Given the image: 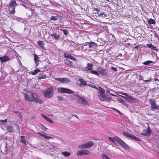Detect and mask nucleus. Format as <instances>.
Here are the masks:
<instances>
[{
  "label": "nucleus",
  "mask_w": 159,
  "mask_h": 159,
  "mask_svg": "<svg viewBox=\"0 0 159 159\" xmlns=\"http://www.w3.org/2000/svg\"><path fill=\"white\" fill-rule=\"evenodd\" d=\"M26 92L24 93L25 99L27 101L32 102H34L37 103L42 104L43 101L37 97V95L35 93H33L31 91H29L26 89H24Z\"/></svg>",
  "instance_id": "f257e3e1"
},
{
  "label": "nucleus",
  "mask_w": 159,
  "mask_h": 159,
  "mask_svg": "<svg viewBox=\"0 0 159 159\" xmlns=\"http://www.w3.org/2000/svg\"><path fill=\"white\" fill-rule=\"evenodd\" d=\"M99 91L98 92V95L99 99L102 101H107L110 102L112 98L107 97L104 94L105 93V90L102 88L99 87Z\"/></svg>",
  "instance_id": "f03ea898"
},
{
  "label": "nucleus",
  "mask_w": 159,
  "mask_h": 159,
  "mask_svg": "<svg viewBox=\"0 0 159 159\" xmlns=\"http://www.w3.org/2000/svg\"><path fill=\"white\" fill-rule=\"evenodd\" d=\"M108 139L110 141L115 143V142H117L123 148L125 149H127L128 146V145L125 143L122 140L117 136H115L113 138L108 137Z\"/></svg>",
  "instance_id": "7ed1b4c3"
},
{
  "label": "nucleus",
  "mask_w": 159,
  "mask_h": 159,
  "mask_svg": "<svg viewBox=\"0 0 159 159\" xmlns=\"http://www.w3.org/2000/svg\"><path fill=\"white\" fill-rule=\"evenodd\" d=\"M44 97L46 98H50L52 97L54 95L53 89L50 87L42 91Z\"/></svg>",
  "instance_id": "20e7f679"
},
{
  "label": "nucleus",
  "mask_w": 159,
  "mask_h": 159,
  "mask_svg": "<svg viewBox=\"0 0 159 159\" xmlns=\"http://www.w3.org/2000/svg\"><path fill=\"white\" fill-rule=\"evenodd\" d=\"M17 4L15 0H11L8 6L9 13L10 14H14L15 13V9Z\"/></svg>",
  "instance_id": "39448f33"
},
{
  "label": "nucleus",
  "mask_w": 159,
  "mask_h": 159,
  "mask_svg": "<svg viewBox=\"0 0 159 159\" xmlns=\"http://www.w3.org/2000/svg\"><path fill=\"white\" fill-rule=\"evenodd\" d=\"M73 98L76 99L79 102L81 103L84 106L88 105V103L87 101L82 98L76 94H73L72 95Z\"/></svg>",
  "instance_id": "423d86ee"
},
{
  "label": "nucleus",
  "mask_w": 159,
  "mask_h": 159,
  "mask_svg": "<svg viewBox=\"0 0 159 159\" xmlns=\"http://www.w3.org/2000/svg\"><path fill=\"white\" fill-rule=\"evenodd\" d=\"M57 91L58 92L62 93H67L68 94H72L75 93V92L69 89L63 87L58 88L57 89Z\"/></svg>",
  "instance_id": "0eeeda50"
},
{
  "label": "nucleus",
  "mask_w": 159,
  "mask_h": 159,
  "mask_svg": "<svg viewBox=\"0 0 159 159\" xmlns=\"http://www.w3.org/2000/svg\"><path fill=\"white\" fill-rule=\"evenodd\" d=\"M94 144V143L93 141H88L86 143L78 146V148H87L91 147Z\"/></svg>",
  "instance_id": "6e6552de"
},
{
  "label": "nucleus",
  "mask_w": 159,
  "mask_h": 159,
  "mask_svg": "<svg viewBox=\"0 0 159 159\" xmlns=\"http://www.w3.org/2000/svg\"><path fill=\"white\" fill-rule=\"evenodd\" d=\"M148 101L151 106V108L152 109L159 110V106L156 105V101L154 99H148Z\"/></svg>",
  "instance_id": "1a4fd4ad"
},
{
  "label": "nucleus",
  "mask_w": 159,
  "mask_h": 159,
  "mask_svg": "<svg viewBox=\"0 0 159 159\" xmlns=\"http://www.w3.org/2000/svg\"><path fill=\"white\" fill-rule=\"evenodd\" d=\"M123 134L124 136H126L127 137L129 138H130L131 139H132L134 140H136L137 141H140V140L137 137H136V136H135L133 135H132L131 134H129L126 132H123Z\"/></svg>",
  "instance_id": "9d476101"
},
{
  "label": "nucleus",
  "mask_w": 159,
  "mask_h": 159,
  "mask_svg": "<svg viewBox=\"0 0 159 159\" xmlns=\"http://www.w3.org/2000/svg\"><path fill=\"white\" fill-rule=\"evenodd\" d=\"M89 154L90 152L87 150H82L77 151L76 152L77 155L80 156L89 155Z\"/></svg>",
  "instance_id": "9b49d317"
},
{
  "label": "nucleus",
  "mask_w": 159,
  "mask_h": 159,
  "mask_svg": "<svg viewBox=\"0 0 159 159\" xmlns=\"http://www.w3.org/2000/svg\"><path fill=\"white\" fill-rule=\"evenodd\" d=\"M97 70L98 72L101 75L105 76H107L106 70L103 68L99 67L98 68Z\"/></svg>",
  "instance_id": "f8f14e48"
},
{
  "label": "nucleus",
  "mask_w": 159,
  "mask_h": 159,
  "mask_svg": "<svg viewBox=\"0 0 159 159\" xmlns=\"http://www.w3.org/2000/svg\"><path fill=\"white\" fill-rule=\"evenodd\" d=\"M37 134L41 135V136L44 137V138H45V139H53V137L49 136H48V134H46L43 131H42L41 132H37Z\"/></svg>",
  "instance_id": "ddd939ff"
},
{
  "label": "nucleus",
  "mask_w": 159,
  "mask_h": 159,
  "mask_svg": "<svg viewBox=\"0 0 159 159\" xmlns=\"http://www.w3.org/2000/svg\"><path fill=\"white\" fill-rule=\"evenodd\" d=\"M141 134L145 136L150 135V128L148 126V127L147 129H143V130L141 133Z\"/></svg>",
  "instance_id": "4468645a"
},
{
  "label": "nucleus",
  "mask_w": 159,
  "mask_h": 159,
  "mask_svg": "<svg viewBox=\"0 0 159 159\" xmlns=\"http://www.w3.org/2000/svg\"><path fill=\"white\" fill-rule=\"evenodd\" d=\"M55 80H56L62 83H68L70 80L69 79L66 78H56L55 79Z\"/></svg>",
  "instance_id": "2eb2a0df"
},
{
  "label": "nucleus",
  "mask_w": 159,
  "mask_h": 159,
  "mask_svg": "<svg viewBox=\"0 0 159 159\" xmlns=\"http://www.w3.org/2000/svg\"><path fill=\"white\" fill-rule=\"evenodd\" d=\"M79 80L80 82V86L81 87H83L86 85H87V82L86 81L82 79H79Z\"/></svg>",
  "instance_id": "dca6fc26"
},
{
  "label": "nucleus",
  "mask_w": 159,
  "mask_h": 159,
  "mask_svg": "<svg viewBox=\"0 0 159 159\" xmlns=\"http://www.w3.org/2000/svg\"><path fill=\"white\" fill-rule=\"evenodd\" d=\"M50 35L52 39L55 40H58L60 37L59 34L56 33L51 34Z\"/></svg>",
  "instance_id": "f3484780"
},
{
  "label": "nucleus",
  "mask_w": 159,
  "mask_h": 159,
  "mask_svg": "<svg viewBox=\"0 0 159 159\" xmlns=\"http://www.w3.org/2000/svg\"><path fill=\"white\" fill-rule=\"evenodd\" d=\"M64 56L66 58H69L74 61H76V59L75 57L70 54L65 53L64 55Z\"/></svg>",
  "instance_id": "a211bd4d"
},
{
  "label": "nucleus",
  "mask_w": 159,
  "mask_h": 159,
  "mask_svg": "<svg viewBox=\"0 0 159 159\" xmlns=\"http://www.w3.org/2000/svg\"><path fill=\"white\" fill-rule=\"evenodd\" d=\"M9 60V57L7 56L6 55L0 57V60L2 62L8 61Z\"/></svg>",
  "instance_id": "6ab92c4d"
},
{
  "label": "nucleus",
  "mask_w": 159,
  "mask_h": 159,
  "mask_svg": "<svg viewBox=\"0 0 159 159\" xmlns=\"http://www.w3.org/2000/svg\"><path fill=\"white\" fill-rule=\"evenodd\" d=\"M34 60L36 64V65L37 66L38 65L39 62L41 61L39 60V57L36 54L34 55Z\"/></svg>",
  "instance_id": "aec40b11"
},
{
  "label": "nucleus",
  "mask_w": 159,
  "mask_h": 159,
  "mask_svg": "<svg viewBox=\"0 0 159 159\" xmlns=\"http://www.w3.org/2000/svg\"><path fill=\"white\" fill-rule=\"evenodd\" d=\"M42 116L48 122H50L51 123H53V121L51 120L50 118H48L47 116H46L44 115L43 114H41Z\"/></svg>",
  "instance_id": "412c9836"
},
{
  "label": "nucleus",
  "mask_w": 159,
  "mask_h": 159,
  "mask_svg": "<svg viewBox=\"0 0 159 159\" xmlns=\"http://www.w3.org/2000/svg\"><path fill=\"white\" fill-rule=\"evenodd\" d=\"M107 16V15L104 12H102L100 14L98 15L97 17H102V18H104L106 17Z\"/></svg>",
  "instance_id": "4be33fe9"
},
{
  "label": "nucleus",
  "mask_w": 159,
  "mask_h": 159,
  "mask_svg": "<svg viewBox=\"0 0 159 159\" xmlns=\"http://www.w3.org/2000/svg\"><path fill=\"white\" fill-rule=\"evenodd\" d=\"M62 155L64 156V157H69L70 155V152H64L61 153Z\"/></svg>",
  "instance_id": "5701e85b"
},
{
  "label": "nucleus",
  "mask_w": 159,
  "mask_h": 159,
  "mask_svg": "<svg viewBox=\"0 0 159 159\" xmlns=\"http://www.w3.org/2000/svg\"><path fill=\"white\" fill-rule=\"evenodd\" d=\"M127 97H128L127 100H130V102H136L137 101V100L136 99L134 98L132 96H127Z\"/></svg>",
  "instance_id": "b1692460"
},
{
  "label": "nucleus",
  "mask_w": 159,
  "mask_h": 159,
  "mask_svg": "<svg viewBox=\"0 0 159 159\" xmlns=\"http://www.w3.org/2000/svg\"><path fill=\"white\" fill-rule=\"evenodd\" d=\"M88 66L85 67L87 70H92V68L93 66V64L92 63H88L87 65Z\"/></svg>",
  "instance_id": "393cba45"
},
{
  "label": "nucleus",
  "mask_w": 159,
  "mask_h": 159,
  "mask_svg": "<svg viewBox=\"0 0 159 159\" xmlns=\"http://www.w3.org/2000/svg\"><path fill=\"white\" fill-rule=\"evenodd\" d=\"M20 143H23L25 145H26V140L25 139V137L23 136H21V139L20 140Z\"/></svg>",
  "instance_id": "a878e982"
},
{
  "label": "nucleus",
  "mask_w": 159,
  "mask_h": 159,
  "mask_svg": "<svg viewBox=\"0 0 159 159\" xmlns=\"http://www.w3.org/2000/svg\"><path fill=\"white\" fill-rule=\"evenodd\" d=\"M118 100L119 101V102H120L122 104L124 105L125 106H126L127 105L126 104L125 102L120 97H119L117 98Z\"/></svg>",
  "instance_id": "bb28decb"
},
{
  "label": "nucleus",
  "mask_w": 159,
  "mask_h": 159,
  "mask_svg": "<svg viewBox=\"0 0 159 159\" xmlns=\"http://www.w3.org/2000/svg\"><path fill=\"white\" fill-rule=\"evenodd\" d=\"M155 21L152 18H150L148 20L149 24H155Z\"/></svg>",
  "instance_id": "cd10ccee"
},
{
  "label": "nucleus",
  "mask_w": 159,
  "mask_h": 159,
  "mask_svg": "<svg viewBox=\"0 0 159 159\" xmlns=\"http://www.w3.org/2000/svg\"><path fill=\"white\" fill-rule=\"evenodd\" d=\"M102 159H111L109 157H108L106 155L103 153L101 156Z\"/></svg>",
  "instance_id": "c85d7f7f"
},
{
  "label": "nucleus",
  "mask_w": 159,
  "mask_h": 159,
  "mask_svg": "<svg viewBox=\"0 0 159 159\" xmlns=\"http://www.w3.org/2000/svg\"><path fill=\"white\" fill-rule=\"evenodd\" d=\"M90 44L91 48H94L97 46V44L96 43L93 42H90Z\"/></svg>",
  "instance_id": "c756f323"
},
{
  "label": "nucleus",
  "mask_w": 159,
  "mask_h": 159,
  "mask_svg": "<svg viewBox=\"0 0 159 159\" xmlns=\"http://www.w3.org/2000/svg\"><path fill=\"white\" fill-rule=\"evenodd\" d=\"M65 63L69 66H72L73 65V62L69 60H66Z\"/></svg>",
  "instance_id": "7c9ffc66"
},
{
  "label": "nucleus",
  "mask_w": 159,
  "mask_h": 159,
  "mask_svg": "<svg viewBox=\"0 0 159 159\" xmlns=\"http://www.w3.org/2000/svg\"><path fill=\"white\" fill-rule=\"evenodd\" d=\"M151 63H154V62L152 61H145L143 62L142 63H143V64L144 65H148Z\"/></svg>",
  "instance_id": "2f4dec72"
},
{
  "label": "nucleus",
  "mask_w": 159,
  "mask_h": 159,
  "mask_svg": "<svg viewBox=\"0 0 159 159\" xmlns=\"http://www.w3.org/2000/svg\"><path fill=\"white\" fill-rule=\"evenodd\" d=\"M38 43L40 47L43 48V43L42 41L40 40L38 41Z\"/></svg>",
  "instance_id": "473e14b6"
},
{
  "label": "nucleus",
  "mask_w": 159,
  "mask_h": 159,
  "mask_svg": "<svg viewBox=\"0 0 159 159\" xmlns=\"http://www.w3.org/2000/svg\"><path fill=\"white\" fill-rule=\"evenodd\" d=\"M7 130L9 132H12L13 131L14 129H13L12 126H9L7 127Z\"/></svg>",
  "instance_id": "72a5a7b5"
},
{
  "label": "nucleus",
  "mask_w": 159,
  "mask_h": 159,
  "mask_svg": "<svg viewBox=\"0 0 159 159\" xmlns=\"http://www.w3.org/2000/svg\"><path fill=\"white\" fill-rule=\"evenodd\" d=\"M60 30L61 31H62L63 32L64 34L66 35H67V34H68V31L66 30H65V29H60Z\"/></svg>",
  "instance_id": "f704fd0d"
},
{
  "label": "nucleus",
  "mask_w": 159,
  "mask_h": 159,
  "mask_svg": "<svg viewBox=\"0 0 159 159\" xmlns=\"http://www.w3.org/2000/svg\"><path fill=\"white\" fill-rule=\"evenodd\" d=\"M46 75L43 74V75H42L39 76L38 77V79L39 80V79H45L46 78Z\"/></svg>",
  "instance_id": "c9c22d12"
},
{
  "label": "nucleus",
  "mask_w": 159,
  "mask_h": 159,
  "mask_svg": "<svg viewBox=\"0 0 159 159\" xmlns=\"http://www.w3.org/2000/svg\"><path fill=\"white\" fill-rule=\"evenodd\" d=\"M90 73L96 75L97 76L99 75V74L98 73V72L95 70H91L90 72Z\"/></svg>",
  "instance_id": "e433bc0d"
},
{
  "label": "nucleus",
  "mask_w": 159,
  "mask_h": 159,
  "mask_svg": "<svg viewBox=\"0 0 159 159\" xmlns=\"http://www.w3.org/2000/svg\"><path fill=\"white\" fill-rule=\"evenodd\" d=\"M57 19V16H52L50 18V20H56Z\"/></svg>",
  "instance_id": "4c0bfd02"
},
{
  "label": "nucleus",
  "mask_w": 159,
  "mask_h": 159,
  "mask_svg": "<svg viewBox=\"0 0 159 159\" xmlns=\"http://www.w3.org/2000/svg\"><path fill=\"white\" fill-rule=\"evenodd\" d=\"M122 94L125 95V96H121V97L125 99L126 100H128V97H127V96H128L127 95V94L126 93H122Z\"/></svg>",
  "instance_id": "58836bf2"
},
{
  "label": "nucleus",
  "mask_w": 159,
  "mask_h": 159,
  "mask_svg": "<svg viewBox=\"0 0 159 159\" xmlns=\"http://www.w3.org/2000/svg\"><path fill=\"white\" fill-rule=\"evenodd\" d=\"M40 126L41 129L45 131H46L47 130V128H46L43 125H41Z\"/></svg>",
  "instance_id": "ea45409f"
},
{
  "label": "nucleus",
  "mask_w": 159,
  "mask_h": 159,
  "mask_svg": "<svg viewBox=\"0 0 159 159\" xmlns=\"http://www.w3.org/2000/svg\"><path fill=\"white\" fill-rule=\"evenodd\" d=\"M4 152L3 153L4 154H6L7 153V146L6 145L5 148L4 150H3Z\"/></svg>",
  "instance_id": "a19ab883"
},
{
  "label": "nucleus",
  "mask_w": 159,
  "mask_h": 159,
  "mask_svg": "<svg viewBox=\"0 0 159 159\" xmlns=\"http://www.w3.org/2000/svg\"><path fill=\"white\" fill-rule=\"evenodd\" d=\"M88 85L89 86H90L92 88H95V89H98V88H97L96 87V86L94 85H93V84H88V85Z\"/></svg>",
  "instance_id": "79ce46f5"
},
{
  "label": "nucleus",
  "mask_w": 159,
  "mask_h": 159,
  "mask_svg": "<svg viewBox=\"0 0 159 159\" xmlns=\"http://www.w3.org/2000/svg\"><path fill=\"white\" fill-rule=\"evenodd\" d=\"M40 71V70L38 68H37L34 71V72L35 73V74H36Z\"/></svg>",
  "instance_id": "37998d69"
},
{
  "label": "nucleus",
  "mask_w": 159,
  "mask_h": 159,
  "mask_svg": "<svg viewBox=\"0 0 159 159\" xmlns=\"http://www.w3.org/2000/svg\"><path fill=\"white\" fill-rule=\"evenodd\" d=\"M57 97L60 101H62L63 99V98L62 97L60 96H58Z\"/></svg>",
  "instance_id": "c03bdc74"
},
{
  "label": "nucleus",
  "mask_w": 159,
  "mask_h": 159,
  "mask_svg": "<svg viewBox=\"0 0 159 159\" xmlns=\"http://www.w3.org/2000/svg\"><path fill=\"white\" fill-rule=\"evenodd\" d=\"M146 45L147 47L150 48H151L153 47V45L152 44H147Z\"/></svg>",
  "instance_id": "a18cd8bd"
},
{
  "label": "nucleus",
  "mask_w": 159,
  "mask_h": 159,
  "mask_svg": "<svg viewBox=\"0 0 159 159\" xmlns=\"http://www.w3.org/2000/svg\"><path fill=\"white\" fill-rule=\"evenodd\" d=\"M7 122V119L0 120V122L2 124H3L4 122Z\"/></svg>",
  "instance_id": "49530a36"
},
{
  "label": "nucleus",
  "mask_w": 159,
  "mask_h": 159,
  "mask_svg": "<svg viewBox=\"0 0 159 159\" xmlns=\"http://www.w3.org/2000/svg\"><path fill=\"white\" fill-rule=\"evenodd\" d=\"M14 112L16 113V114H17V113H18V114L20 116V117H21V112H19L18 111H14Z\"/></svg>",
  "instance_id": "de8ad7c7"
},
{
  "label": "nucleus",
  "mask_w": 159,
  "mask_h": 159,
  "mask_svg": "<svg viewBox=\"0 0 159 159\" xmlns=\"http://www.w3.org/2000/svg\"><path fill=\"white\" fill-rule=\"evenodd\" d=\"M51 148H53L54 149H57V147L56 146H55L53 145H51Z\"/></svg>",
  "instance_id": "09e8293b"
},
{
  "label": "nucleus",
  "mask_w": 159,
  "mask_h": 159,
  "mask_svg": "<svg viewBox=\"0 0 159 159\" xmlns=\"http://www.w3.org/2000/svg\"><path fill=\"white\" fill-rule=\"evenodd\" d=\"M111 69L112 70L114 71H117V69L116 68L114 67H111Z\"/></svg>",
  "instance_id": "8fccbe9b"
},
{
  "label": "nucleus",
  "mask_w": 159,
  "mask_h": 159,
  "mask_svg": "<svg viewBox=\"0 0 159 159\" xmlns=\"http://www.w3.org/2000/svg\"><path fill=\"white\" fill-rule=\"evenodd\" d=\"M20 5H22V6H24V7H25V9H27V7H26V6L23 3H22V2H21V3H20Z\"/></svg>",
  "instance_id": "3c124183"
},
{
  "label": "nucleus",
  "mask_w": 159,
  "mask_h": 159,
  "mask_svg": "<svg viewBox=\"0 0 159 159\" xmlns=\"http://www.w3.org/2000/svg\"><path fill=\"white\" fill-rule=\"evenodd\" d=\"M14 19L17 20L18 21H20V20H22V19L21 18H19L18 17H16V18H15Z\"/></svg>",
  "instance_id": "603ef678"
},
{
  "label": "nucleus",
  "mask_w": 159,
  "mask_h": 159,
  "mask_svg": "<svg viewBox=\"0 0 159 159\" xmlns=\"http://www.w3.org/2000/svg\"><path fill=\"white\" fill-rule=\"evenodd\" d=\"M93 10L97 12H99L100 11V9L97 8H94L93 9Z\"/></svg>",
  "instance_id": "864d4df0"
},
{
  "label": "nucleus",
  "mask_w": 159,
  "mask_h": 159,
  "mask_svg": "<svg viewBox=\"0 0 159 159\" xmlns=\"http://www.w3.org/2000/svg\"><path fill=\"white\" fill-rule=\"evenodd\" d=\"M114 110H115L118 113H120V111L118 110L117 109L115 108H112Z\"/></svg>",
  "instance_id": "5fc2aeb1"
},
{
  "label": "nucleus",
  "mask_w": 159,
  "mask_h": 159,
  "mask_svg": "<svg viewBox=\"0 0 159 159\" xmlns=\"http://www.w3.org/2000/svg\"><path fill=\"white\" fill-rule=\"evenodd\" d=\"M30 74H32L33 75H35V73L34 72V71H32L30 72Z\"/></svg>",
  "instance_id": "6e6d98bb"
},
{
  "label": "nucleus",
  "mask_w": 159,
  "mask_h": 159,
  "mask_svg": "<svg viewBox=\"0 0 159 159\" xmlns=\"http://www.w3.org/2000/svg\"><path fill=\"white\" fill-rule=\"evenodd\" d=\"M139 77L141 80H143V77L142 76L140 75Z\"/></svg>",
  "instance_id": "4d7b16f0"
},
{
  "label": "nucleus",
  "mask_w": 159,
  "mask_h": 159,
  "mask_svg": "<svg viewBox=\"0 0 159 159\" xmlns=\"http://www.w3.org/2000/svg\"><path fill=\"white\" fill-rule=\"evenodd\" d=\"M152 49H153L154 50H155L156 47L155 46H153V47L151 48Z\"/></svg>",
  "instance_id": "13d9d810"
},
{
  "label": "nucleus",
  "mask_w": 159,
  "mask_h": 159,
  "mask_svg": "<svg viewBox=\"0 0 159 159\" xmlns=\"http://www.w3.org/2000/svg\"><path fill=\"white\" fill-rule=\"evenodd\" d=\"M88 45L89 46V48H91V46H90V42H88Z\"/></svg>",
  "instance_id": "bf43d9fd"
},
{
  "label": "nucleus",
  "mask_w": 159,
  "mask_h": 159,
  "mask_svg": "<svg viewBox=\"0 0 159 159\" xmlns=\"http://www.w3.org/2000/svg\"><path fill=\"white\" fill-rule=\"evenodd\" d=\"M106 93H110V91H109L108 90V89L106 90Z\"/></svg>",
  "instance_id": "052dcab7"
},
{
  "label": "nucleus",
  "mask_w": 159,
  "mask_h": 159,
  "mask_svg": "<svg viewBox=\"0 0 159 159\" xmlns=\"http://www.w3.org/2000/svg\"><path fill=\"white\" fill-rule=\"evenodd\" d=\"M16 127L17 128V129H18V130H19V126L17 125H16Z\"/></svg>",
  "instance_id": "680f3d73"
},
{
  "label": "nucleus",
  "mask_w": 159,
  "mask_h": 159,
  "mask_svg": "<svg viewBox=\"0 0 159 159\" xmlns=\"http://www.w3.org/2000/svg\"><path fill=\"white\" fill-rule=\"evenodd\" d=\"M72 116H75V117L76 118H78V117H77V115H72Z\"/></svg>",
  "instance_id": "e2e57ef3"
},
{
  "label": "nucleus",
  "mask_w": 159,
  "mask_h": 159,
  "mask_svg": "<svg viewBox=\"0 0 159 159\" xmlns=\"http://www.w3.org/2000/svg\"><path fill=\"white\" fill-rule=\"evenodd\" d=\"M88 43H86L84 44V46H88Z\"/></svg>",
  "instance_id": "0e129e2a"
},
{
  "label": "nucleus",
  "mask_w": 159,
  "mask_h": 159,
  "mask_svg": "<svg viewBox=\"0 0 159 159\" xmlns=\"http://www.w3.org/2000/svg\"><path fill=\"white\" fill-rule=\"evenodd\" d=\"M138 47V46H135V47H134V49H135L136 48H137Z\"/></svg>",
  "instance_id": "69168bd1"
},
{
  "label": "nucleus",
  "mask_w": 159,
  "mask_h": 159,
  "mask_svg": "<svg viewBox=\"0 0 159 159\" xmlns=\"http://www.w3.org/2000/svg\"><path fill=\"white\" fill-rule=\"evenodd\" d=\"M110 94L112 96H116L115 95H114L113 93H110Z\"/></svg>",
  "instance_id": "338daca9"
},
{
  "label": "nucleus",
  "mask_w": 159,
  "mask_h": 159,
  "mask_svg": "<svg viewBox=\"0 0 159 159\" xmlns=\"http://www.w3.org/2000/svg\"><path fill=\"white\" fill-rule=\"evenodd\" d=\"M154 81H159V80H158V79H155L154 80Z\"/></svg>",
  "instance_id": "774afa93"
}]
</instances>
